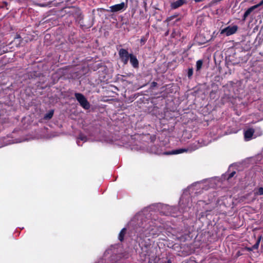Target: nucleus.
<instances>
[{
  "instance_id": "12",
  "label": "nucleus",
  "mask_w": 263,
  "mask_h": 263,
  "mask_svg": "<svg viewBox=\"0 0 263 263\" xmlns=\"http://www.w3.org/2000/svg\"><path fill=\"white\" fill-rule=\"evenodd\" d=\"M125 229H123L120 232L119 235V239L120 240L122 241L123 239V236L125 233Z\"/></svg>"
},
{
  "instance_id": "7",
  "label": "nucleus",
  "mask_w": 263,
  "mask_h": 263,
  "mask_svg": "<svg viewBox=\"0 0 263 263\" xmlns=\"http://www.w3.org/2000/svg\"><path fill=\"white\" fill-rule=\"evenodd\" d=\"M184 3L183 0H178L176 2L173 3L172 4V8L175 9L179 6H181Z\"/></svg>"
},
{
  "instance_id": "5",
  "label": "nucleus",
  "mask_w": 263,
  "mask_h": 263,
  "mask_svg": "<svg viewBox=\"0 0 263 263\" xmlns=\"http://www.w3.org/2000/svg\"><path fill=\"white\" fill-rule=\"evenodd\" d=\"M119 54L121 58L122 59V60L126 63L128 59V55L127 52L124 49H121L119 51Z\"/></svg>"
},
{
  "instance_id": "3",
  "label": "nucleus",
  "mask_w": 263,
  "mask_h": 263,
  "mask_svg": "<svg viewBox=\"0 0 263 263\" xmlns=\"http://www.w3.org/2000/svg\"><path fill=\"white\" fill-rule=\"evenodd\" d=\"M126 8V5L124 2L110 7V11L113 12L124 10Z\"/></svg>"
},
{
  "instance_id": "17",
  "label": "nucleus",
  "mask_w": 263,
  "mask_h": 263,
  "mask_svg": "<svg viewBox=\"0 0 263 263\" xmlns=\"http://www.w3.org/2000/svg\"><path fill=\"white\" fill-rule=\"evenodd\" d=\"M262 1H261L260 2V4H262Z\"/></svg>"
},
{
  "instance_id": "16",
  "label": "nucleus",
  "mask_w": 263,
  "mask_h": 263,
  "mask_svg": "<svg viewBox=\"0 0 263 263\" xmlns=\"http://www.w3.org/2000/svg\"><path fill=\"white\" fill-rule=\"evenodd\" d=\"M203 1V0H195V1L196 2H201V1Z\"/></svg>"
},
{
  "instance_id": "13",
  "label": "nucleus",
  "mask_w": 263,
  "mask_h": 263,
  "mask_svg": "<svg viewBox=\"0 0 263 263\" xmlns=\"http://www.w3.org/2000/svg\"><path fill=\"white\" fill-rule=\"evenodd\" d=\"M193 73V69H189V71H188V72H187L188 77H191L192 76Z\"/></svg>"
},
{
  "instance_id": "2",
  "label": "nucleus",
  "mask_w": 263,
  "mask_h": 263,
  "mask_svg": "<svg viewBox=\"0 0 263 263\" xmlns=\"http://www.w3.org/2000/svg\"><path fill=\"white\" fill-rule=\"evenodd\" d=\"M237 26H229L221 30L220 33L225 34L227 36H229L235 33L237 30Z\"/></svg>"
},
{
  "instance_id": "9",
  "label": "nucleus",
  "mask_w": 263,
  "mask_h": 263,
  "mask_svg": "<svg viewBox=\"0 0 263 263\" xmlns=\"http://www.w3.org/2000/svg\"><path fill=\"white\" fill-rule=\"evenodd\" d=\"M129 57H130V62L131 64L134 67L137 66V65L138 64V60L136 58V57L132 55H130Z\"/></svg>"
},
{
  "instance_id": "10",
  "label": "nucleus",
  "mask_w": 263,
  "mask_h": 263,
  "mask_svg": "<svg viewBox=\"0 0 263 263\" xmlns=\"http://www.w3.org/2000/svg\"><path fill=\"white\" fill-rule=\"evenodd\" d=\"M202 65V62L201 60H199L196 63V70L199 71L201 69Z\"/></svg>"
},
{
  "instance_id": "15",
  "label": "nucleus",
  "mask_w": 263,
  "mask_h": 263,
  "mask_svg": "<svg viewBox=\"0 0 263 263\" xmlns=\"http://www.w3.org/2000/svg\"><path fill=\"white\" fill-rule=\"evenodd\" d=\"M259 194L260 195H262V194H263V189H262V188H260V189H259Z\"/></svg>"
},
{
  "instance_id": "11",
  "label": "nucleus",
  "mask_w": 263,
  "mask_h": 263,
  "mask_svg": "<svg viewBox=\"0 0 263 263\" xmlns=\"http://www.w3.org/2000/svg\"><path fill=\"white\" fill-rule=\"evenodd\" d=\"M53 114V111L52 110L50 111L48 113L45 115L44 118L46 119H49L51 118Z\"/></svg>"
},
{
  "instance_id": "4",
  "label": "nucleus",
  "mask_w": 263,
  "mask_h": 263,
  "mask_svg": "<svg viewBox=\"0 0 263 263\" xmlns=\"http://www.w3.org/2000/svg\"><path fill=\"white\" fill-rule=\"evenodd\" d=\"M254 133V131L252 128H249L246 130L244 133L245 140H250L253 138Z\"/></svg>"
},
{
  "instance_id": "6",
  "label": "nucleus",
  "mask_w": 263,
  "mask_h": 263,
  "mask_svg": "<svg viewBox=\"0 0 263 263\" xmlns=\"http://www.w3.org/2000/svg\"><path fill=\"white\" fill-rule=\"evenodd\" d=\"M187 151H188L187 149L180 148V149H176V150H174V151H172L171 152H168L166 154H172V155H176V154H179L183 153L184 152H186Z\"/></svg>"
},
{
  "instance_id": "8",
  "label": "nucleus",
  "mask_w": 263,
  "mask_h": 263,
  "mask_svg": "<svg viewBox=\"0 0 263 263\" xmlns=\"http://www.w3.org/2000/svg\"><path fill=\"white\" fill-rule=\"evenodd\" d=\"M258 5H255L249 9H248L246 12L244 14L243 17L244 20L246 18V17L250 14V13L254 10L255 8H256L258 7Z\"/></svg>"
},
{
  "instance_id": "1",
  "label": "nucleus",
  "mask_w": 263,
  "mask_h": 263,
  "mask_svg": "<svg viewBox=\"0 0 263 263\" xmlns=\"http://www.w3.org/2000/svg\"><path fill=\"white\" fill-rule=\"evenodd\" d=\"M76 97L83 108L88 109L89 107V104L84 96L80 93H76Z\"/></svg>"
},
{
  "instance_id": "14",
  "label": "nucleus",
  "mask_w": 263,
  "mask_h": 263,
  "mask_svg": "<svg viewBox=\"0 0 263 263\" xmlns=\"http://www.w3.org/2000/svg\"><path fill=\"white\" fill-rule=\"evenodd\" d=\"M235 172H233L232 173H231L230 174V176H229V178H231V177H232L234 176V175H235Z\"/></svg>"
}]
</instances>
